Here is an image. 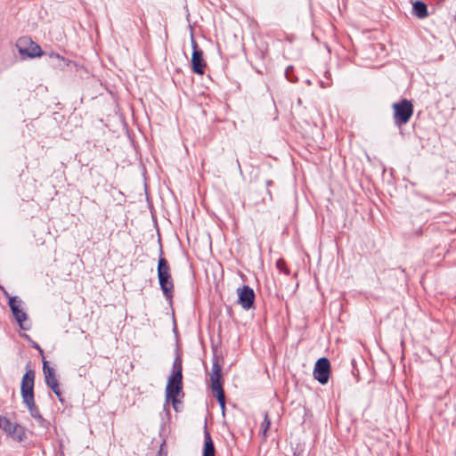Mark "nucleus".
Returning a JSON list of instances; mask_svg holds the SVG:
<instances>
[{"label": "nucleus", "mask_w": 456, "mask_h": 456, "mask_svg": "<svg viewBox=\"0 0 456 456\" xmlns=\"http://www.w3.org/2000/svg\"><path fill=\"white\" fill-rule=\"evenodd\" d=\"M29 363L27 364V370L21 379L20 395L23 403L28 407L31 417L37 420H43V416L35 402L34 385L36 372L29 368Z\"/></svg>", "instance_id": "f257e3e1"}, {"label": "nucleus", "mask_w": 456, "mask_h": 456, "mask_svg": "<svg viewBox=\"0 0 456 456\" xmlns=\"http://www.w3.org/2000/svg\"><path fill=\"white\" fill-rule=\"evenodd\" d=\"M157 273L159 283L164 297L167 300L172 301L175 284L171 275L170 265L167 260L163 256H159V258Z\"/></svg>", "instance_id": "f03ea898"}, {"label": "nucleus", "mask_w": 456, "mask_h": 456, "mask_svg": "<svg viewBox=\"0 0 456 456\" xmlns=\"http://www.w3.org/2000/svg\"><path fill=\"white\" fill-rule=\"evenodd\" d=\"M392 108L394 110V122L398 126L407 124L414 111L412 102L407 99H401L395 102Z\"/></svg>", "instance_id": "7ed1b4c3"}, {"label": "nucleus", "mask_w": 456, "mask_h": 456, "mask_svg": "<svg viewBox=\"0 0 456 456\" xmlns=\"http://www.w3.org/2000/svg\"><path fill=\"white\" fill-rule=\"evenodd\" d=\"M183 396V379L168 378L166 387V401L168 403L171 400L173 407L175 408V403H180L177 399L179 395Z\"/></svg>", "instance_id": "20e7f679"}, {"label": "nucleus", "mask_w": 456, "mask_h": 456, "mask_svg": "<svg viewBox=\"0 0 456 456\" xmlns=\"http://www.w3.org/2000/svg\"><path fill=\"white\" fill-rule=\"evenodd\" d=\"M314 377L322 385L328 383L330 375V362L328 358L322 357L317 360L314 369Z\"/></svg>", "instance_id": "39448f33"}, {"label": "nucleus", "mask_w": 456, "mask_h": 456, "mask_svg": "<svg viewBox=\"0 0 456 456\" xmlns=\"http://www.w3.org/2000/svg\"><path fill=\"white\" fill-rule=\"evenodd\" d=\"M237 294L238 304H240L243 309L248 310L253 307L256 295L252 288L244 285L237 289Z\"/></svg>", "instance_id": "423d86ee"}, {"label": "nucleus", "mask_w": 456, "mask_h": 456, "mask_svg": "<svg viewBox=\"0 0 456 456\" xmlns=\"http://www.w3.org/2000/svg\"><path fill=\"white\" fill-rule=\"evenodd\" d=\"M192 56L191 67L192 70L197 74H203L206 62L203 59V52L198 47L196 41L191 39Z\"/></svg>", "instance_id": "0eeeda50"}, {"label": "nucleus", "mask_w": 456, "mask_h": 456, "mask_svg": "<svg viewBox=\"0 0 456 456\" xmlns=\"http://www.w3.org/2000/svg\"><path fill=\"white\" fill-rule=\"evenodd\" d=\"M202 456H216V448L214 445V442L211 438L209 431L207 429V426H205L204 430V446Z\"/></svg>", "instance_id": "6e6552de"}, {"label": "nucleus", "mask_w": 456, "mask_h": 456, "mask_svg": "<svg viewBox=\"0 0 456 456\" xmlns=\"http://www.w3.org/2000/svg\"><path fill=\"white\" fill-rule=\"evenodd\" d=\"M221 379H222V364L220 363V359L215 355L213 364H212V372L210 374L211 385L222 383Z\"/></svg>", "instance_id": "1a4fd4ad"}, {"label": "nucleus", "mask_w": 456, "mask_h": 456, "mask_svg": "<svg viewBox=\"0 0 456 456\" xmlns=\"http://www.w3.org/2000/svg\"><path fill=\"white\" fill-rule=\"evenodd\" d=\"M211 389H212L214 395L217 399V401L220 404V407L222 409V411L224 413L225 411V395H224V388L222 387V383L211 385Z\"/></svg>", "instance_id": "9d476101"}, {"label": "nucleus", "mask_w": 456, "mask_h": 456, "mask_svg": "<svg viewBox=\"0 0 456 456\" xmlns=\"http://www.w3.org/2000/svg\"><path fill=\"white\" fill-rule=\"evenodd\" d=\"M412 14L419 19H424L428 16L427 4L422 1H415L412 4Z\"/></svg>", "instance_id": "9b49d317"}, {"label": "nucleus", "mask_w": 456, "mask_h": 456, "mask_svg": "<svg viewBox=\"0 0 456 456\" xmlns=\"http://www.w3.org/2000/svg\"><path fill=\"white\" fill-rule=\"evenodd\" d=\"M14 441L21 443L27 439L26 429L21 425L15 423L12 427V432L9 435Z\"/></svg>", "instance_id": "f8f14e48"}, {"label": "nucleus", "mask_w": 456, "mask_h": 456, "mask_svg": "<svg viewBox=\"0 0 456 456\" xmlns=\"http://www.w3.org/2000/svg\"><path fill=\"white\" fill-rule=\"evenodd\" d=\"M43 372L45 376V381L47 386L55 381H58L56 379L54 369L50 367L48 365V362L45 360L43 361Z\"/></svg>", "instance_id": "ddd939ff"}, {"label": "nucleus", "mask_w": 456, "mask_h": 456, "mask_svg": "<svg viewBox=\"0 0 456 456\" xmlns=\"http://www.w3.org/2000/svg\"><path fill=\"white\" fill-rule=\"evenodd\" d=\"M168 378L183 379V361L179 354L174 360L172 371Z\"/></svg>", "instance_id": "4468645a"}, {"label": "nucleus", "mask_w": 456, "mask_h": 456, "mask_svg": "<svg viewBox=\"0 0 456 456\" xmlns=\"http://www.w3.org/2000/svg\"><path fill=\"white\" fill-rule=\"evenodd\" d=\"M11 311H12L15 320L18 322L20 329L28 330V328L23 326V322H25L28 318L26 313L23 312L21 309H20V306H14V305H12Z\"/></svg>", "instance_id": "2eb2a0df"}, {"label": "nucleus", "mask_w": 456, "mask_h": 456, "mask_svg": "<svg viewBox=\"0 0 456 456\" xmlns=\"http://www.w3.org/2000/svg\"><path fill=\"white\" fill-rule=\"evenodd\" d=\"M15 426V423L11 422V420L5 416H0V428L6 432L8 435L11 434L12 427Z\"/></svg>", "instance_id": "dca6fc26"}, {"label": "nucleus", "mask_w": 456, "mask_h": 456, "mask_svg": "<svg viewBox=\"0 0 456 456\" xmlns=\"http://www.w3.org/2000/svg\"><path fill=\"white\" fill-rule=\"evenodd\" d=\"M27 53L29 57H39L44 54V52L37 44L31 42L30 47L28 49Z\"/></svg>", "instance_id": "f3484780"}, {"label": "nucleus", "mask_w": 456, "mask_h": 456, "mask_svg": "<svg viewBox=\"0 0 456 456\" xmlns=\"http://www.w3.org/2000/svg\"><path fill=\"white\" fill-rule=\"evenodd\" d=\"M285 76L289 83H297V77L294 74L293 67L289 66L286 69Z\"/></svg>", "instance_id": "a211bd4d"}, {"label": "nucleus", "mask_w": 456, "mask_h": 456, "mask_svg": "<svg viewBox=\"0 0 456 456\" xmlns=\"http://www.w3.org/2000/svg\"><path fill=\"white\" fill-rule=\"evenodd\" d=\"M270 426H271V420H270V419L268 417V413L265 412V417H264V420L262 422V431H263V435L265 436H266V432L269 429Z\"/></svg>", "instance_id": "6ab92c4d"}, {"label": "nucleus", "mask_w": 456, "mask_h": 456, "mask_svg": "<svg viewBox=\"0 0 456 456\" xmlns=\"http://www.w3.org/2000/svg\"><path fill=\"white\" fill-rule=\"evenodd\" d=\"M276 267L281 271V272H284L286 274H289V269L286 267V262L280 258L277 262H276Z\"/></svg>", "instance_id": "aec40b11"}, {"label": "nucleus", "mask_w": 456, "mask_h": 456, "mask_svg": "<svg viewBox=\"0 0 456 456\" xmlns=\"http://www.w3.org/2000/svg\"><path fill=\"white\" fill-rule=\"evenodd\" d=\"M49 57L50 58H53V59H58V60H61L64 62L65 65H68L69 63V61L67 59H65L64 57L61 56L59 53H53L52 52L51 53H49Z\"/></svg>", "instance_id": "412c9836"}, {"label": "nucleus", "mask_w": 456, "mask_h": 456, "mask_svg": "<svg viewBox=\"0 0 456 456\" xmlns=\"http://www.w3.org/2000/svg\"><path fill=\"white\" fill-rule=\"evenodd\" d=\"M20 300H19L17 297H9L8 305H9L10 308H12V305L20 306Z\"/></svg>", "instance_id": "4be33fe9"}, {"label": "nucleus", "mask_w": 456, "mask_h": 456, "mask_svg": "<svg viewBox=\"0 0 456 456\" xmlns=\"http://www.w3.org/2000/svg\"><path fill=\"white\" fill-rule=\"evenodd\" d=\"M33 346L37 349V351H38L39 354L41 355L42 357V360H45V354H44V350L40 347V346L38 344H37L36 342L33 343Z\"/></svg>", "instance_id": "5701e85b"}, {"label": "nucleus", "mask_w": 456, "mask_h": 456, "mask_svg": "<svg viewBox=\"0 0 456 456\" xmlns=\"http://www.w3.org/2000/svg\"><path fill=\"white\" fill-rule=\"evenodd\" d=\"M48 387L53 390V393H55V391H60L61 390L60 389V385H59L58 381H55V382L50 384Z\"/></svg>", "instance_id": "b1692460"}, {"label": "nucleus", "mask_w": 456, "mask_h": 456, "mask_svg": "<svg viewBox=\"0 0 456 456\" xmlns=\"http://www.w3.org/2000/svg\"><path fill=\"white\" fill-rule=\"evenodd\" d=\"M55 395L58 397L59 401L63 403H64V399L62 397V395H61V391H55Z\"/></svg>", "instance_id": "393cba45"}, {"label": "nucleus", "mask_w": 456, "mask_h": 456, "mask_svg": "<svg viewBox=\"0 0 456 456\" xmlns=\"http://www.w3.org/2000/svg\"><path fill=\"white\" fill-rule=\"evenodd\" d=\"M1 290L3 291V293H4V295L5 297H7L8 298H9V297H11L9 296L8 292L5 290V289H4V288H1Z\"/></svg>", "instance_id": "a878e982"}, {"label": "nucleus", "mask_w": 456, "mask_h": 456, "mask_svg": "<svg viewBox=\"0 0 456 456\" xmlns=\"http://www.w3.org/2000/svg\"><path fill=\"white\" fill-rule=\"evenodd\" d=\"M265 183L267 187H270L273 185V182L272 180H267Z\"/></svg>", "instance_id": "bb28decb"}, {"label": "nucleus", "mask_w": 456, "mask_h": 456, "mask_svg": "<svg viewBox=\"0 0 456 456\" xmlns=\"http://www.w3.org/2000/svg\"><path fill=\"white\" fill-rule=\"evenodd\" d=\"M178 403H175V408H174L175 411H178V408H177Z\"/></svg>", "instance_id": "cd10ccee"}, {"label": "nucleus", "mask_w": 456, "mask_h": 456, "mask_svg": "<svg viewBox=\"0 0 456 456\" xmlns=\"http://www.w3.org/2000/svg\"><path fill=\"white\" fill-rule=\"evenodd\" d=\"M267 192H268V194H269V196H270V199H272V193H271V191L268 190V191H267Z\"/></svg>", "instance_id": "c85d7f7f"}, {"label": "nucleus", "mask_w": 456, "mask_h": 456, "mask_svg": "<svg viewBox=\"0 0 456 456\" xmlns=\"http://www.w3.org/2000/svg\"><path fill=\"white\" fill-rule=\"evenodd\" d=\"M159 456H161V451L159 452Z\"/></svg>", "instance_id": "c756f323"}, {"label": "nucleus", "mask_w": 456, "mask_h": 456, "mask_svg": "<svg viewBox=\"0 0 456 456\" xmlns=\"http://www.w3.org/2000/svg\"><path fill=\"white\" fill-rule=\"evenodd\" d=\"M62 456H64V455H62Z\"/></svg>", "instance_id": "7c9ffc66"}]
</instances>
